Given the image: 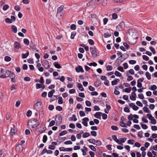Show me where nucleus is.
Here are the masks:
<instances>
[{"instance_id":"f257e3e1","label":"nucleus","mask_w":157,"mask_h":157,"mask_svg":"<svg viewBox=\"0 0 157 157\" xmlns=\"http://www.w3.org/2000/svg\"><path fill=\"white\" fill-rule=\"evenodd\" d=\"M39 121L36 119L32 118L29 120L28 123V127L30 129V126H31L32 128L33 129H36L39 125Z\"/></svg>"},{"instance_id":"f03ea898","label":"nucleus","mask_w":157,"mask_h":157,"mask_svg":"<svg viewBox=\"0 0 157 157\" xmlns=\"http://www.w3.org/2000/svg\"><path fill=\"white\" fill-rule=\"evenodd\" d=\"M90 52L93 55V57H97L98 55L97 54V50L95 46H94L93 47L90 48Z\"/></svg>"},{"instance_id":"7ed1b4c3","label":"nucleus","mask_w":157,"mask_h":157,"mask_svg":"<svg viewBox=\"0 0 157 157\" xmlns=\"http://www.w3.org/2000/svg\"><path fill=\"white\" fill-rule=\"evenodd\" d=\"M125 27L124 23L123 21L121 22L118 25L116 26L117 30L119 31L122 30Z\"/></svg>"},{"instance_id":"20e7f679","label":"nucleus","mask_w":157,"mask_h":157,"mask_svg":"<svg viewBox=\"0 0 157 157\" xmlns=\"http://www.w3.org/2000/svg\"><path fill=\"white\" fill-rule=\"evenodd\" d=\"M42 65L46 69H48L49 68L50 66L48 61L46 60H44L41 61Z\"/></svg>"},{"instance_id":"39448f33","label":"nucleus","mask_w":157,"mask_h":157,"mask_svg":"<svg viewBox=\"0 0 157 157\" xmlns=\"http://www.w3.org/2000/svg\"><path fill=\"white\" fill-rule=\"evenodd\" d=\"M58 117V119L59 121H56V125H60L62 122V118L61 117V115L59 114L57 115H56V117L55 119V120H56V118Z\"/></svg>"},{"instance_id":"423d86ee","label":"nucleus","mask_w":157,"mask_h":157,"mask_svg":"<svg viewBox=\"0 0 157 157\" xmlns=\"http://www.w3.org/2000/svg\"><path fill=\"white\" fill-rule=\"evenodd\" d=\"M23 147L21 144H18L16 147V150L17 152H21L23 151Z\"/></svg>"},{"instance_id":"0eeeda50","label":"nucleus","mask_w":157,"mask_h":157,"mask_svg":"<svg viewBox=\"0 0 157 157\" xmlns=\"http://www.w3.org/2000/svg\"><path fill=\"white\" fill-rule=\"evenodd\" d=\"M21 47L20 43L17 41H15L14 44V49L15 50H18Z\"/></svg>"},{"instance_id":"6e6552de","label":"nucleus","mask_w":157,"mask_h":157,"mask_svg":"<svg viewBox=\"0 0 157 157\" xmlns=\"http://www.w3.org/2000/svg\"><path fill=\"white\" fill-rule=\"evenodd\" d=\"M122 56H120L116 60L115 62L117 63L118 65H117V66H118L120 65V64L122 63L124 60H122Z\"/></svg>"},{"instance_id":"1a4fd4ad","label":"nucleus","mask_w":157,"mask_h":157,"mask_svg":"<svg viewBox=\"0 0 157 157\" xmlns=\"http://www.w3.org/2000/svg\"><path fill=\"white\" fill-rule=\"evenodd\" d=\"M63 6H61L60 7L58 8L57 13L56 14L57 16L58 15H60V16H61V12L63 10Z\"/></svg>"},{"instance_id":"9d476101","label":"nucleus","mask_w":157,"mask_h":157,"mask_svg":"<svg viewBox=\"0 0 157 157\" xmlns=\"http://www.w3.org/2000/svg\"><path fill=\"white\" fill-rule=\"evenodd\" d=\"M75 69L76 71L78 73H79L80 72L83 73L84 71L82 67L80 65H79L77 67H76Z\"/></svg>"},{"instance_id":"9b49d317","label":"nucleus","mask_w":157,"mask_h":157,"mask_svg":"<svg viewBox=\"0 0 157 157\" xmlns=\"http://www.w3.org/2000/svg\"><path fill=\"white\" fill-rule=\"evenodd\" d=\"M82 124L84 126L87 127L88 125L87 122L89 121V118L87 117H85L82 119Z\"/></svg>"},{"instance_id":"f8f14e48","label":"nucleus","mask_w":157,"mask_h":157,"mask_svg":"<svg viewBox=\"0 0 157 157\" xmlns=\"http://www.w3.org/2000/svg\"><path fill=\"white\" fill-rule=\"evenodd\" d=\"M112 139L118 144H120L122 145H123L122 144H121V142H119V140L117 138V136L115 135H113L112 136Z\"/></svg>"},{"instance_id":"ddd939ff","label":"nucleus","mask_w":157,"mask_h":157,"mask_svg":"<svg viewBox=\"0 0 157 157\" xmlns=\"http://www.w3.org/2000/svg\"><path fill=\"white\" fill-rule=\"evenodd\" d=\"M101 114H102V113L101 112H97L96 113L94 114V117L100 119V117L101 116Z\"/></svg>"},{"instance_id":"4468645a","label":"nucleus","mask_w":157,"mask_h":157,"mask_svg":"<svg viewBox=\"0 0 157 157\" xmlns=\"http://www.w3.org/2000/svg\"><path fill=\"white\" fill-rule=\"evenodd\" d=\"M46 128L45 127H42L40 126L38 128V129L39 130V132L42 133L44 132Z\"/></svg>"},{"instance_id":"2eb2a0df","label":"nucleus","mask_w":157,"mask_h":157,"mask_svg":"<svg viewBox=\"0 0 157 157\" xmlns=\"http://www.w3.org/2000/svg\"><path fill=\"white\" fill-rule=\"evenodd\" d=\"M112 35L111 33L110 32H106L103 34V36L105 38H108L111 36Z\"/></svg>"},{"instance_id":"dca6fc26","label":"nucleus","mask_w":157,"mask_h":157,"mask_svg":"<svg viewBox=\"0 0 157 157\" xmlns=\"http://www.w3.org/2000/svg\"><path fill=\"white\" fill-rule=\"evenodd\" d=\"M53 64L55 67L57 68L60 69L62 68L61 65L57 62H56L53 63Z\"/></svg>"},{"instance_id":"f3484780","label":"nucleus","mask_w":157,"mask_h":157,"mask_svg":"<svg viewBox=\"0 0 157 157\" xmlns=\"http://www.w3.org/2000/svg\"><path fill=\"white\" fill-rule=\"evenodd\" d=\"M77 87L79 89L82 91L84 90V88L82 86L80 83H77Z\"/></svg>"},{"instance_id":"a211bd4d","label":"nucleus","mask_w":157,"mask_h":157,"mask_svg":"<svg viewBox=\"0 0 157 157\" xmlns=\"http://www.w3.org/2000/svg\"><path fill=\"white\" fill-rule=\"evenodd\" d=\"M11 30L13 33H16L17 31V29L16 26L14 25H12L11 26Z\"/></svg>"},{"instance_id":"6ab92c4d","label":"nucleus","mask_w":157,"mask_h":157,"mask_svg":"<svg viewBox=\"0 0 157 157\" xmlns=\"http://www.w3.org/2000/svg\"><path fill=\"white\" fill-rule=\"evenodd\" d=\"M29 54V52L28 51L26 53H22L21 55V57L23 59H25L28 57Z\"/></svg>"},{"instance_id":"aec40b11","label":"nucleus","mask_w":157,"mask_h":157,"mask_svg":"<svg viewBox=\"0 0 157 157\" xmlns=\"http://www.w3.org/2000/svg\"><path fill=\"white\" fill-rule=\"evenodd\" d=\"M131 90V87H129V88H126L122 90V91L123 92H125L126 93H130Z\"/></svg>"},{"instance_id":"412c9836","label":"nucleus","mask_w":157,"mask_h":157,"mask_svg":"<svg viewBox=\"0 0 157 157\" xmlns=\"http://www.w3.org/2000/svg\"><path fill=\"white\" fill-rule=\"evenodd\" d=\"M41 105L42 103L41 101L40 100H37L36 103L35 104L36 106L38 107L37 108H38L39 106H41Z\"/></svg>"},{"instance_id":"4be33fe9","label":"nucleus","mask_w":157,"mask_h":157,"mask_svg":"<svg viewBox=\"0 0 157 157\" xmlns=\"http://www.w3.org/2000/svg\"><path fill=\"white\" fill-rule=\"evenodd\" d=\"M147 106H144L143 108V110L144 112L146 113H150L151 112V111L150 110H149L148 108L147 107Z\"/></svg>"},{"instance_id":"5701e85b","label":"nucleus","mask_w":157,"mask_h":157,"mask_svg":"<svg viewBox=\"0 0 157 157\" xmlns=\"http://www.w3.org/2000/svg\"><path fill=\"white\" fill-rule=\"evenodd\" d=\"M101 84V82L100 80L98 81H96L94 83V85L96 87L99 86Z\"/></svg>"},{"instance_id":"b1692460","label":"nucleus","mask_w":157,"mask_h":157,"mask_svg":"<svg viewBox=\"0 0 157 157\" xmlns=\"http://www.w3.org/2000/svg\"><path fill=\"white\" fill-rule=\"evenodd\" d=\"M87 141L89 143L93 144H95L96 140L94 139H90L88 140Z\"/></svg>"},{"instance_id":"393cba45","label":"nucleus","mask_w":157,"mask_h":157,"mask_svg":"<svg viewBox=\"0 0 157 157\" xmlns=\"http://www.w3.org/2000/svg\"><path fill=\"white\" fill-rule=\"evenodd\" d=\"M145 75L148 80H150L151 78V74L148 72H147L145 73Z\"/></svg>"},{"instance_id":"a878e982","label":"nucleus","mask_w":157,"mask_h":157,"mask_svg":"<svg viewBox=\"0 0 157 157\" xmlns=\"http://www.w3.org/2000/svg\"><path fill=\"white\" fill-rule=\"evenodd\" d=\"M5 22L11 24L13 22L12 21L11 19L7 17L5 19Z\"/></svg>"},{"instance_id":"bb28decb","label":"nucleus","mask_w":157,"mask_h":157,"mask_svg":"<svg viewBox=\"0 0 157 157\" xmlns=\"http://www.w3.org/2000/svg\"><path fill=\"white\" fill-rule=\"evenodd\" d=\"M63 100L62 98V97H59L58 98V103L59 104H63Z\"/></svg>"},{"instance_id":"cd10ccee","label":"nucleus","mask_w":157,"mask_h":157,"mask_svg":"<svg viewBox=\"0 0 157 157\" xmlns=\"http://www.w3.org/2000/svg\"><path fill=\"white\" fill-rule=\"evenodd\" d=\"M95 151V153L98 155H100L101 154L102 152V151L100 149H96V151Z\"/></svg>"},{"instance_id":"c85d7f7f","label":"nucleus","mask_w":157,"mask_h":157,"mask_svg":"<svg viewBox=\"0 0 157 157\" xmlns=\"http://www.w3.org/2000/svg\"><path fill=\"white\" fill-rule=\"evenodd\" d=\"M120 125L122 127L127 128L126 124L124 122L120 121Z\"/></svg>"},{"instance_id":"c756f323","label":"nucleus","mask_w":157,"mask_h":157,"mask_svg":"<svg viewBox=\"0 0 157 157\" xmlns=\"http://www.w3.org/2000/svg\"><path fill=\"white\" fill-rule=\"evenodd\" d=\"M24 43L27 45H28L29 44V40L27 39V38H25L24 39Z\"/></svg>"},{"instance_id":"7c9ffc66","label":"nucleus","mask_w":157,"mask_h":157,"mask_svg":"<svg viewBox=\"0 0 157 157\" xmlns=\"http://www.w3.org/2000/svg\"><path fill=\"white\" fill-rule=\"evenodd\" d=\"M4 60L6 62H9L11 60V58L10 56H6L5 57Z\"/></svg>"},{"instance_id":"2f4dec72","label":"nucleus","mask_w":157,"mask_h":157,"mask_svg":"<svg viewBox=\"0 0 157 157\" xmlns=\"http://www.w3.org/2000/svg\"><path fill=\"white\" fill-rule=\"evenodd\" d=\"M30 47L32 50H33L36 47L35 45L32 41L30 43Z\"/></svg>"},{"instance_id":"473e14b6","label":"nucleus","mask_w":157,"mask_h":157,"mask_svg":"<svg viewBox=\"0 0 157 157\" xmlns=\"http://www.w3.org/2000/svg\"><path fill=\"white\" fill-rule=\"evenodd\" d=\"M90 136V133L88 132H85L83 134L82 137L84 138H86Z\"/></svg>"},{"instance_id":"72a5a7b5","label":"nucleus","mask_w":157,"mask_h":157,"mask_svg":"<svg viewBox=\"0 0 157 157\" xmlns=\"http://www.w3.org/2000/svg\"><path fill=\"white\" fill-rule=\"evenodd\" d=\"M128 74L127 73V75H126V76H128V78H127V80L128 81H131L133 79V77L131 75L128 76Z\"/></svg>"},{"instance_id":"f704fd0d","label":"nucleus","mask_w":157,"mask_h":157,"mask_svg":"<svg viewBox=\"0 0 157 157\" xmlns=\"http://www.w3.org/2000/svg\"><path fill=\"white\" fill-rule=\"evenodd\" d=\"M48 138L47 136L45 135H44L43 136V142L44 143H45L47 140Z\"/></svg>"},{"instance_id":"c9c22d12","label":"nucleus","mask_w":157,"mask_h":157,"mask_svg":"<svg viewBox=\"0 0 157 157\" xmlns=\"http://www.w3.org/2000/svg\"><path fill=\"white\" fill-rule=\"evenodd\" d=\"M67 133V131L66 130H64L61 132H60L59 134V136H63L65 134H66Z\"/></svg>"},{"instance_id":"e433bc0d","label":"nucleus","mask_w":157,"mask_h":157,"mask_svg":"<svg viewBox=\"0 0 157 157\" xmlns=\"http://www.w3.org/2000/svg\"><path fill=\"white\" fill-rule=\"evenodd\" d=\"M115 75L118 77L122 76L121 74L117 71H116L114 73Z\"/></svg>"},{"instance_id":"4c0bfd02","label":"nucleus","mask_w":157,"mask_h":157,"mask_svg":"<svg viewBox=\"0 0 157 157\" xmlns=\"http://www.w3.org/2000/svg\"><path fill=\"white\" fill-rule=\"evenodd\" d=\"M8 77H9L10 78H13V77H15L16 75L14 73L11 71V73H10V75H9L7 76Z\"/></svg>"},{"instance_id":"58836bf2","label":"nucleus","mask_w":157,"mask_h":157,"mask_svg":"<svg viewBox=\"0 0 157 157\" xmlns=\"http://www.w3.org/2000/svg\"><path fill=\"white\" fill-rule=\"evenodd\" d=\"M124 112L127 113H129L130 111L127 105L124 108Z\"/></svg>"},{"instance_id":"ea45409f","label":"nucleus","mask_w":157,"mask_h":157,"mask_svg":"<svg viewBox=\"0 0 157 157\" xmlns=\"http://www.w3.org/2000/svg\"><path fill=\"white\" fill-rule=\"evenodd\" d=\"M88 42L90 44L93 45L94 44V42L93 40L91 39H89L88 40Z\"/></svg>"},{"instance_id":"a19ab883","label":"nucleus","mask_w":157,"mask_h":157,"mask_svg":"<svg viewBox=\"0 0 157 157\" xmlns=\"http://www.w3.org/2000/svg\"><path fill=\"white\" fill-rule=\"evenodd\" d=\"M147 116L148 117L149 119L151 120L152 119H153L154 117H152L151 114L150 113H148L147 114Z\"/></svg>"},{"instance_id":"79ce46f5","label":"nucleus","mask_w":157,"mask_h":157,"mask_svg":"<svg viewBox=\"0 0 157 157\" xmlns=\"http://www.w3.org/2000/svg\"><path fill=\"white\" fill-rule=\"evenodd\" d=\"M89 148L92 151H96V148L93 145H90L88 146Z\"/></svg>"},{"instance_id":"37998d69","label":"nucleus","mask_w":157,"mask_h":157,"mask_svg":"<svg viewBox=\"0 0 157 157\" xmlns=\"http://www.w3.org/2000/svg\"><path fill=\"white\" fill-rule=\"evenodd\" d=\"M32 114V112L30 110H29L26 113V116L28 117H30L31 116Z\"/></svg>"},{"instance_id":"c03bdc74","label":"nucleus","mask_w":157,"mask_h":157,"mask_svg":"<svg viewBox=\"0 0 157 157\" xmlns=\"http://www.w3.org/2000/svg\"><path fill=\"white\" fill-rule=\"evenodd\" d=\"M95 142L96 143V144L97 146H101L102 144V143L100 140H96Z\"/></svg>"},{"instance_id":"a18cd8bd","label":"nucleus","mask_w":157,"mask_h":157,"mask_svg":"<svg viewBox=\"0 0 157 157\" xmlns=\"http://www.w3.org/2000/svg\"><path fill=\"white\" fill-rule=\"evenodd\" d=\"M46 147H45V148L42 150V152L40 153V155H39L40 156V155H43L44 153H45L46 152L47 153V149L46 148Z\"/></svg>"},{"instance_id":"49530a36","label":"nucleus","mask_w":157,"mask_h":157,"mask_svg":"<svg viewBox=\"0 0 157 157\" xmlns=\"http://www.w3.org/2000/svg\"><path fill=\"white\" fill-rule=\"evenodd\" d=\"M149 49L154 54H155V50L152 47L150 46L149 47Z\"/></svg>"},{"instance_id":"de8ad7c7","label":"nucleus","mask_w":157,"mask_h":157,"mask_svg":"<svg viewBox=\"0 0 157 157\" xmlns=\"http://www.w3.org/2000/svg\"><path fill=\"white\" fill-rule=\"evenodd\" d=\"M76 28V26L74 24H72L71 26V29L73 30H75Z\"/></svg>"},{"instance_id":"09e8293b","label":"nucleus","mask_w":157,"mask_h":157,"mask_svg":"<svg viewBox=\"0 0 157 157\" xmlns=\"http://www.w3.org/2000/svg\"><path fill=\"white\" fill-rule=\"evenodd\" d=\"M157 89V86L155 85H152L150 88V90H155Z\"/></svg>"},{"instance_id":"8fccbe9b","label":"nucleus","mask_w":157,"mask_h":157,"mask_svg":"<svg viewBox=\"0 0 157 157\" xmlns=\"http://www.w3.org/2000/svg\"><path fill=\"white\" fill-rule=\"evenodd\" d=\"M9 6L8 5H5L3 7V10L4 11H6L9 8Z\"/></svg>"},{"instance_id":"3c124183","label":"nucleus","mask_w":157,"mask_h":157,"mask_svg":"<svg viewBox=\"0 0 157 157\" xmlns=\"http://www.w3.org/2000/svg\"><path fill=\"white\" fill-rule=\"evenodd\" d=\"M121 141L119 140V142H121V144H122L121 143H124L126 141L127 138L125 137L122 138H121Z\"/></svg>"},{"instance_id":"603ef678","label":"nucleus","mask_w":157,"mask_h":157,"mask_svg":"<svg viewBox=\"0 0 157 157\" xmlns=\"http://www.w3.org/2000/svg\"><path fill=\"white\" fill-rule=\"evenodd\" d=\"M55 123V121L52 120L50 122L49 126L50 127H51L53 126Z\"/></svg>"},{"instance_id":"864d4df0","label":"nucleus","mask_w":157,"mask_h":157,"mask_svg":"<svg viewBox=\"0 0 157 157\" xmlns=\"http://www.w3.org/2000/svg\"><path fill=\"white\" fill-rule=\"evenodd\" d=\"M123 98L124 99L126 100H128V102H130V101L128 99V97L127 95H124L123 96Z\"/></svg>"},{"instance_id":"5fc2aeb1","label":"nucleus","mask_w":157,"mask_h":157,"mask_svg":"<svg viewBox=\"0 0 157 157\" xmlns=\"http://www.w3.org/2000/svg\"><path fill=\"white\" fill-rule=\"evenodd\" d=\"M123 55L124 56V57H123L124 60L126 59L129 57V55L127 53H124Z\"/></svg>"},{"instance_id":"6e6d98bb","label":"nucleus","mask_w":157,"mask_h":157,"mask_svg":"<svg viewBox=\"0 0 157 157\" xmlns=\"http://www.w3.org/2000/svg\"><path fill=\"white\" fill-rule=\"evenodd\" d=\"M71 120H73L74 121H76L77 120V118L76 117V116L75 114H73L72 115V117L71 118Z\"/></svg>"},{"instance_id":"4d7b16f0","label":"nucleus","mask_w":157,"mask_h":157,"mask_svg":"<svg viewBox=\"0 0 157 157\" xmlns=\"http://www.w3.org/2000/svg\"><path fill=\"white\" fill-rule=\"evenodd\" d=\"M79 115L81 117H84L85 116V114L84 112L82 111H80L79 112Z\"/></svg>"},{"instance_id":"13d9d810","label":"nucleus","mask_w":157,"mask_h":157,"mask_svg":"<svg viewBox=\"0 0 157 157\" xmlns=\"http://www.w3.org/2000/svg\"><path fill=\"white\" fill-rule=\"evenodd\" d=\"M101 115H102V118L103 119L106 120L108 116L106 114L102 113V114H101Z\"/></svg>"},{"instance_id":"bf43d9fd","label":"nucleus","mask_w":157,"mask_h":157,"mask_svg":"<svg viewBox=\"0 0 157 157\" xmlns=\"http://www.w3.org/2000/svg\"><path fill=\"white\" fill-rule=\"evenodd\" d=\"M90 1L92 6L98 4L96 2V0H91Z\"/></svg>"},{"instance_id":"052dcab7","label":"nucleus","mask_w":157,"mask_h":157,"mask_svg":"<svg viewBox=\"0 0 157 157\" xmlns=\"http://www.w3.org/2000/svg\"><path fill=\"white\" fill-rule=\"evenodd\" d=\"M56 109L59 111H61L62 110L63 108L61 106L58 105L56 107Z\"/></svg>"},{"instance_id":"680f3d73","label":"nucleus","mask_w":157,"mask_h":157,"mask_svg":"<svg viewBox=\"0 0 157 157\" xmlns=\"http://www.w3.org/2000/svg\"><path fill=\"white\" fill-rule=\"evenodd\" d=\"M117 69L118 70L122 72H123L124 71L123 70V67L121 66L118 67L117 68Z\"/></svg>"},{"instance_id":"e2e57ef3","label":"nucleus","mask_w":157,"mask_h":157,"mask_svg":"<svg viewBox=\"0 0 157 157\" xmlns=\"http://www.w3.org/2000/svg\"><path fill=\"white\" fill-rule=\"evenodd\" d=\"M76 108L78 109H83V107H82V105L79 103L78 104H77V106H76Z\"/></svg>"},{"instance_id":"0e129e2a","label":"nucleus","mask_w":157,"mask_h":157,"mask_svg":"<svg viewBox=\"0 0 157 157\" xmlns=\"http://www.w3.org/2000/svg\"><path fill=\"white\" fill-rule=\"evenodd\" d=\"M76 34L75 32H72L71 33V38L72 39H73L74 38V36Z\"/></svg>"},{"instance_id":"69168bd1","label":"nucleus","mask_w":157,"mask_h":157,"mask_svg":"<svg viewBox=\"0 0 157 157\" xmlns=\"http://www.w3.org/2000/svg\"><path fill=\"white\" fill-rule=\"evenodd\" d=\"M54 107L53 105H49L48 109L49 110L52 111L54 109Z\"/></svg>"},{"instance_id":"338daca9","label":"nucleus","mask_w":157,"mask_h":157,"mask_svg":"<svg viewBox=\"0 0 157 157\" xmlns=\"http://www.w3.org/2000/svg\"><path fill=\"white\" fill-rule=\"evenodd\" d=\"M111 129L113 130L117 131L118 130V128L115 126L112 125L111 126Z\"/></svg>"},{"instance_id":"774afa93","label":"nucleus","mask_w":157,"mask_h":157,"mask_svg":"<svg viewBox=\"0 0 157 157\" xmlns=\"http://www.w3.org/2000/svg\"><path fill=\"white\" fill-rule=\"evenodd\" d=\"M113 69L112 66L110 65H108L106 67V69L107 71L111 70Z\"/></svg>"}]
</instances>
